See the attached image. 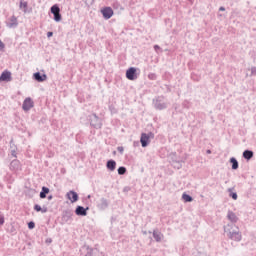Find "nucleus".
I'll list each match as a JSON object with an SVG mask.
<instances>
[{"mask_svg":"<svg viewBox=\"0 0 256 256\" xmlns=\"http://www.w3.org/2000/svg\"><path fill=\"white\" fill-rule=\"evenodd\" d=\"M152 105L156 111H163L168 107L167 102H165V96L163 95L153 98Z\"/></svg>","mask_w":256,"mask_h":256,"instance_id":"obj_1","label":"nucleus"},{"mask_svg":"<svg viewBox=\"0 0 256 256\" xmlns=\"http://www.w3.org/2000/svg\"><path fill=\"white\" fill-rule=\"evenodd\" d=\"M87 119L93 129H101L103 127V120L96 113L88 115Z\"/></svg>","mask_w":256,"mask_h":256,"instance_id":"obj_2","label":"nucleus"},{"mask_svg":"<svg viewBox=\"0 0 256 256\" xmlns=\"http://www.w3.org/2000/svg\"><path fill=\"white\" fill-rule=\"evenodd\" d=\"M50 13L53 15V20L56 23H60L62 21L63 16L61 15V8L59 7V4H54L50 8Z\"/></svg>","mask_w":256,"mask_h":256,"instance_id":"obj_3","label":"nucleus"},{"mask_svg":"<svg viewBox=\"0 0 256 256\" xmlns=\"http://www.w3.org/2000/svg\"><path fill=\"white\" fill-rule=\"evenodd\" d=\"M151 139H155V134L153 132L145 133L143 132L140 136V143L143 148L149 147V143H151Z\"/></svg>","mask_w":256,"mask_h":256,"instance_id":"obj_4","label":"nucleus"},{"mask_svg":"<svg viewBox=\"0 0 256 256\" xmlns=\"http://www.w3.org/2000/svg\"><path fill=\"white\" fill-rule=\"evenodd\" d=\"M110 202L107 198L101 197L97 202H96V207L99 211H106V209H109Z\"/></svg>","mask_w":256,"mask_h":256,"instance_id":"obj_5","label":"nucleus"},{"mask_svg":"<svg viewBox=\"0 0 256 256\" xmlns=\"http://www.w3.org/2000/svg\"><path fill=\"white\" fill-rule=\"evenodd\" d=\"M137 71H139V68L130 67L126 70V79L129 81H135L137 79Z\"/></svg>","mask_w":256,"mask_h":256,"instance_id":"obj_6","label":"nucleus"},{"mask_svg":"<svg viewBox=\"0 0 256 256\" xmlns=\"http://www.w3.org/2000/svg\"><path fill=\"white\" fill-rule=\"evenodd\" d=\"M10 81H13L11 71L4 70L0 75V83H9Z\"/></svg>","mask_w":256,"mask_h":256,"instance_id":"obj_7","label":"nucleus"},{"mask_svg":"<svg viewBox=\"0 0 256 256\" xmlns=\"http://www.w3.org/2000/svg\"><path fill=\"white\" fill-rule=\"evenodd\" d=\"M35 107V102H33V99L31 97L25 98L22 104L23 111H31Z\"/></svg>","mask_w":256,"mask_h":256,"instance_id":"obj_8","label":"nucleus"},{"mask_svg":"<svg viewBox=\"0 0 256 256\" xmlns=\"http://www.w3.org/2000/svg\"><path fill=\"white\" fill-rule=\"evenodd\" d=\"M237 230H232L228 233V237L232 240V241H236L239 242L241 241V239H243V236L241 235V232H239V228H236Z\"/></svg>","mask_w":256,"mask_h":256,"instance_id":"obj_9","label":"nucleus"},{"mask_svg":"<svg viewBox=\"0 0 256 256\" xmlns=\"http://www.w3.org/2000/svg\"><path fill=\"white\" fill-rule=\"evenodd\" d=\"M89 211V206H87L86 208L78 205L76 206V209L74 211L75 215H77L78 217H87V212Z\"/></svg>","mask_w":256,"mask_h":256,"instance_id":"obj_10","label":"nucleus"},{"mask_svg":"<svg viewBox=\"0 0 256 256\" xmlns=\"http://www.w3.org/2000/svg\"><path fill=\"white\" fill-rule=\"evenodd\" d=\"M101 14H102L104 19L109 20L114 15L113 8H111L109 6H106V7L101 9Z\"/></svg>","mask_w":256,"mask_h":256,"instance_id":"obj_11","label":"nucleus"},{"mask_svg":"<svg viewBox=\"0 0 256 256\" xmlns=\"http://www.w3.org/2000/svg\"><path fill=\"white\" fill-rule=\"evenodd\" d=\"M19 26V22L17 21V17L15 15L11 16L10 19H8V22H6V27L9 29H17Z\"/></svg>","mask_w":256,"mask_h":256,"instance_id":"obj_12","label":"nucleus"},{"mask_svg":"<svg viewBox=\"0 0 256 256\" xmlns=\"http://www.w3.org/2000/svg\"><path fill=\"white\" fill-rule=\"evenodd\" d=\"M34 81H37V83H43L44 81H47V74L41 73V72H35L33 74Z\"/></svg>","mask_w":256,"mask_h":256,"instance_id":"obj_13","label":"nucleus"},{"mask_svg":"<svg viewBox=\"0 0 256 256\" xmlns=\"http://www.w3.org/2000/svg\"><path fill=\"white\" fill-rule=\"evenodd\" d=\"M66 197L69 199V201H71V203H77V201H79V194H77L75 190H70L67 192Z\"/></svg>","mask_w":256,"mask_h":256,"instance_id":"obj_14","label":"nucleus"},{"mask_svg":"<svg viewBox=\"0 0 256 256\" xmlns=\"http://www.w3.org/2000/svg\"><path fill=\"white\" fill-rule=\"evenodd\" d=\"M82 251H85L84 256H95L99 250H97V248H91L89 245H84Z\"/></svg>","mask_w":256,"mask_h":256,"instance_id":"obj_15","label":"nucleus"},{"mask_svg":"<svg viewBox=\"0 0 256 256\" xmlns=\"http://www.w3.org/2000/svg\"><path fill=\"white\" fill-rule=\"evenodd\" d=\"M73 211H71L70 209L66 210L63 212L62 215V221L64 223H69L70 221H73Z\"/></svg>","mask_w":256,"mask_h":256,"instance_id":"obj_16","label":"nucleus"},{"mask_svg":"<svg viewBox=\"0 0 256 256\" xmlns=\"http://www.w3.org/2000/svg\"><path fill=\"white\" fill-rule=\"evenodd\" d=\"M253 155H255V153L253 152V150L246 149V150L243 151L242 157H243L246 161H251V159H253Z\"/></svg>","mask_w":256,"mask_h":256,"instance_id":"obj_17","label":"nucleus"},{"mask_svg":"<svg viewBox=\"0 0 256 256\" xmlns=\"http://www.w3.org/2000/svg\"><path fill=\"white\" fill-rule=\"evenodd\" d=\"M106 169H108V171H115V169H117V162L113 159H110L106 162Z\"/></svg>","mask_w":256,"mask_h":256,"instance_id":"obj_18","label":"nucleus"},{"mask_svg":"<svg viewBox=\"0 0 256 256\" xmlns=\"http://www.w3.org/2000/svg\"><path fill=\"white\" fill-rule=\"evenodd\" d=\"M227 218L231 223H237L239 221V217H237V214L235 212L229 210L227 214Z\"/></svg>","mask_w":256,"mask_h":256,"instance_id":"obj_19","label":"nucleus"},{"mask_svg":"<svg viewBox=\"0 0 256 256\" xmlns=\"http://www.w3.org/2000/svg\"><path fill=\"white\" fill-rule=\"evenodd\" d=\"M21 165V162L19 160L14 159L10 163V171H19V167Z\"/></svg>","mask_w":256,"mask_h":256,"instance_id":"obj_20","label":"nucleus"},{"mask_svg":"<svg viewBox=\"0 0 256 256\" xmlns=\"http://www.w3.org/2000/svg\"><path fill=\"white\" fill-rule=\"evenodd\" d=\"M50 191L47 186H43L39 194L40 199H47V195H49Z\"/></svg>","mask_w":256,"mask_h":256,"instance_id":"obj_21","label":"nucleus"},{"mask_svg":"<svg viewBox=\"0 0 256 256\" xmlns=\"http://www.w3.org/2000/svg\"><path fill=\"white\" fill-rule=\"evenodd\" d=\"M230 163L232 165L231 169L233 171H237V169H239V161H237V158L231 157L230 158Z\"/></svg>","mask_w":256,"mask_h":256,"instance_id":"obj_22","label":"nucleus"},{"mask_svg":"<svg viewBox=\"0 0 256 256\" xmlns=\"http://www.w3.org/2000/svg\"><path fill=\"white\" fill-rule=\"evenodd\" d=\"M182 199H183L184 203H192V201H193V196L187 194V192H184V193L182 194Z\"/></svg>","mask_w":256,"mask_h":256,"instance_id":"obj_23","label":"nucleus"},{"mask_svg":"<svg viewBox=\"0 0 256 256\" xmlns=\"http://www.w3.org/2000/svg\"><path fill=\"white\" fill-rule=\"evenodd\" d=\"M161 237H163V234H161V232L154 230L153 231V238L155 239V241L157 243H161Z\"/></svg>","mask_w":256,"mask_h":256,"instance_id":"obj_24","label":"nucleus"},{"mask_svg":"<svg viewBox=\"0 0 256 256\" xmlns=\"http://www.w3.org/2000/svg\"><path fill=\"white\" fill-rule=\"evenodd\" d=\"M8 232L11 233V235H17V227L15 226V223H11L8 226Z\"/></svg>","mask_w":256,"mask_h":256,"instance_id":"obj_25","label":"nucleus"},{"mask_svg":"<svg viewBox=\"0 0 256 256\" xmlns=\"http://www.w3.org/2000/svg\"><path fill=\"white\" fill-rule=\"evenodd\" d=\"M183 161L181 160H173L172 161V167H174V169H181V167H183Z\"/></svg>","mask_w":256,"mask_h":256,"instance_id":"obj_26","label":"nucleus"},{"mask_svg":"<svg viewBox=\"0 0 256 256\" xmlns=\"http://www.w3.org/2000/svg\"><path fill=\"white\" fill-rule=\"evenodd\" d=\"M108 109H109L111 115H117V113L119 112L117 110V108L115 107V105H113V104L109 105Z\"/></svg>","mask_w":256,"mask_h":256,"instance_id":"obj_27","label":"nucleus"},{"mask_svg":"<svg viewBox=\"0 0 256 256\" xmlns=\"http://www.w3.org/2000/svg\"><path fill=\"white\" fill-rule=\"evenodd\" d=\"M118 175H125L127 173V168L125 166H120L118 169Z\"/></svg>","mask_w":256,"mask_h":256,"instance_id":"obj_28","label":"nucleus"},{"mask_svg":"<svg viewBox=\"0 0 256 256\" xmlns=\"http://www.w3.org/2000/svg\"><path fill=\"white\" fill-rule=\"evenodd\" d=\"M229 197H231V199H233L234 201H237V199H238V195H237V192H233V191H231V189H229Z\"/></svg>","mask_w":256,"mask_h":256,"instance_id":"obj_29","label":"nucleus"},{"mask_svg":"<svg viewBox=\"0 0 256 256\" xmlns=\"http://www.w3.org/2000/svg\"><path fill=\"white\" fill-rule=\"evenodd\" d=\"M148 79L150 81H157V74H155V73L148 74Z\"/></svg>","mask_w":256,"mask_h":256,"instance_id":"obj_30","label":"nucleus"},{"mask_svg":"<svg viewBox=\"0 0 256 256\" xmlns=\"http://www.w3.org/2000/svg\"><path fill=\"white\" fill-rule=\"evenodd\" d=\"M42 207L39 204H35L34 205V211H36V213H41Z\"/></svg>","mask_w":256,"mask_h":256,"instance_id":"obj_31","label":"nucleus"},{"mask_svg":"<svg viewBox=\"0 0 256 256\" xmlns=\"http://www.w3.org/2000/svg\"><path fill=\"white\" fill-rule=\"evenodd\" d=\"M28 5L29 4L27 2L20 1V9H27Z\"/></svg>","mask_w":256,"mask_h":256,"instance_id":"obj_32","label":"nucleus"},{"mask_svg":"<svg viewBox=\"0 0 256 256\" xmlns=\"http://www.w3.org/2000/svg\"><path fill=\"white\" fill-rule=\"evenodd\" d=\"M10 149H11V151L13 149H17V145H15V142L13 141V139L10 140Z\"/></svg>","mask_w":256,"mask_h":256,"instance_id":"obj_33","label":"nucleus"},{"mask_svg":"<svg viewBox=\"0 0 256 256\" xmlns=\"http://www.w3.org/2000/svg\"><path fill=\"white\" fill-rule=\"evenodd\" d=\"M0 225H5V216L0 211Z\"/></svg>","mask_w":256,"mask_h":256,"instance_id":"obj_34","label":"nucleus"},{"mask_svg":"<svg viewBox=\"0 0 256 256\" xmlns=\"http://www.w3.org/2000/svg\"><path fill=\"white\" fill-rule=\"evenodd\" d=\"M117 151L120 153V155H123L125 148L123 146H118Z\"/></svg>","mask_w":256,"mask_h":256,"instance_id":"obj_35","label":"nucleus"},{"mask_svg":"<svg viewBox=\"0 0 256 256\" xmlns=\"http://www.w3.org/2000/svg\"><path fill=\"white\" fill-rule=\"evenodd\" d=\"M10 153H11L12 157H15V159H17V149H12L10 151Z\"/></svg>","mask_w":256,"mask_h":256,"instance_id":"obj_36","label":"nucleus"},{"mask_svg":"<svg viewBox=\"0 0 256 256\" xmlns=\"http://www.w3.org/2000/svg\"><path fill=\"white\" fill-rule=\"evenodd\" d=\"M35 227V223L33 221L28 222V229L32 230Z\"/></svg>","mask_w":256,"mask_h":256,"instance_id":"obj_37","label":"nucleus"},{"mask_svg":"<svg viewBox=\"0 0 256 256\" xmlns=\"http://www.w3.org/2000/svg\"><path fill=\"white\" fill-rule=\"evenodd\" d=\"M164 88L166 89V93H171V86L170 85L165 84Z\"/></svg>","mask_w":256,"mask_h":256,"instance_id":"obj_38","label":"nucleus"},{"mask_svg":"<svg viewBox=\"0 0 256 256\" xmlns=\"http://www.w3.org/2000/svg\"><path fill=\"white\" fill-rule=\"evenodd\" d=\"M5 50V43H3V41L0 40V51H4Z\"/></svg>","mask_w":256,"mask_h":256,"instance_id":"obj_39","label":"nucleus"},{"mask_svg":"<svg viewBox=\"0 0 256 256\" xmlns=\"http://www.w3.org/2000/svg\"><path fill=\"white\" fill-rule=\"evenodd\" d=\"M123 191H124V193H129V191H131V187L126 186V187H124Z\"/></svg>","mask_w":256,"mask_h":256,"instance_id":"obj_40","label":"nucleus"},{"mask_svg":"<svg viewBox=\"0 0 256 256\" xmlns=\"http://www.w3.org/2000/svg\"><path fill=\"white\" fill-rule=\"evenodd\" d=\"M251 75H256V67L255 66H253L251 68Z\"/></svg>","mask_w":256,"mask_h":256,"instance_id":"obj_41","label":"nucleus"},{"mask_svg":"<svg viewBox=\"0 0 256 256\" xmlns=\"http://www.w3.org/2000/svg\"><path fill=\"white\" fill-rule=\"evenodd\" d=\"M47 211H48L47 206H43V207H42V210H41L40 212H41V213H47Z\"/></svg>","mask_w":256,"mask_h":256,"instance_id":"obj_42","label":"nucleus"},{"mask_svg":"<svg viewBox=\"0 0 256 256\" xmlns=\"http://www.w3.org/2000/svg\"><path fill=\"white\" fill-rule=\"evenodd\" d=\"M52 36H53V32L52 31L47 32L48 39H51Z\"/></svg>","mask_w":256,"mask_h":256,"instance_id":"obj_43","label":"nucleus"},{"mask_svg":"<svg viewBox=\"0 0 256 256\" xmlns=\"http://www.w3.org/2000/svg\"><path fill=\"white\" fill-rule=\"evenodd\" d=\"M161 49V46L160 45H154V50L155 51H159Z\"/></svg>","mask_w":256,"mask_h":256,"instance_id":"obj_44","label":"nucleus"},{"mask_svg":"<svg viewBox=\"0 0 256 256\" xmlns=\"http://www.w3.org/2000/svg\"><path fill=\"white\" fill-rule=\"evenodd\" d=\"M45 243H47V244H49V243H53V239H51V238H47V239H46V241H45Z\"/></svg>","mask_w":256,"mask_h":256,"instance_id":"obj_45","label":"nucleus"},{"mask_svg":"<svg viewBox=\"0 0 256 256\" xmlns=\"http://www.w3.org/2000/svg\"><path fill=\"white\" fill-rule=\"evenodd\" d=\"M133 145L134 147H139V141H134Z\"/></svg>","mask_w":256,"mask_h":256,"instance_id":"obj_46","label":"nucleus"},{"mask_svg":"<svg viewBox=\"0 0 256 256\" xmlns=\"http://www.w3.org/2000/svg\"><path fill=\"white\" fill-rule=\"evenodd\" d=\"M47 199H48V201H51V200L53 199V195H49V196L47 197Z\"/></svg>","mask_w":256,"mask_h":256,"instance_id":"obj_47","label":"nucleus"},{"mask_svg":"<svg viewBox=\"0 0 256 256\" xmlns=\"http://www.w3.org/2000/svg\"><path fill=\"white\" fill-rule=\"evenodd\" d=\"M219 11H225V7L221 6V7L219 8Z\"/></svg>","mask_w":256,"mask_h":256,"instance_id":"obj_48","label":"nucleus"},{"mask_svg":"<svg viewBox=\"0 0 256 256\" xmlns=\"http://www.w3.org/2000/svg\"><path fill=\"white\" fill-rule=\"evenodd\" d=\"M207 155H211V150H206Z\"/></svg>","mask_w":256,"mask_h":256,"instance_id":"obj_49","label":"nucleus"},{"mask_svg":"<svg viewBox=\"0 0 256 256\" xmlns=\"http://www.w3.org/2000/svg\"><path fill=\"white\" fill-rule=\"evenodd\" d=\"M87 199H91V195L90 194L87 196Z\"/></svg>","mask_w":256,"mask_h":256,"instance_id":"obj_50","label":"nucleus"}]
</instances>
